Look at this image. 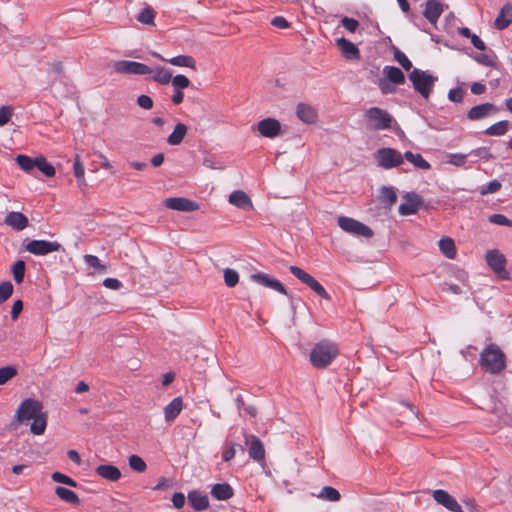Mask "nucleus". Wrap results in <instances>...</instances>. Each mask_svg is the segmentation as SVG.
Returning a JSON list of instances; mask_svg holds the SVG:
<instances>
[{
  "mask_svg": "<svg viewBox=\"0 0 512 512\" xmlns=\"http://www.w3.org/2000/svg\"><path fill=\"white\" fill-rule=\"evenodd\" d=\"M404 158L413 164L416 168L422 170H429L431 165L428 161H426L423 156L419 153H413L411 151H406L404 153Z\"/></svg>",
  "mask_w": 512,
  "mask_h": 512,
  "instance_id": "obj_33",
  "label": "nucleus"
},
{
  "mask_svg": "<svg viewBox=\"0 0 512 512\" xmlns=\"http://www.w3.org/2000/svg\"><path fill=\"white\" fill-rule=\"evenodd\" d=\"M203 165L209 169H224V165L218 163L216 159L211 155H207L204 157Z\"/></svg>",
  "mask_w": 512,
  "mask_h": 512,
  "instance_id": "obj_61",
  "label": "nucleus"
},
{
  "mask_svg": "<svg viewBox=\"0 0 512 512\" xmlns=\"http://www.w3.org/2000/svg\"><path fill=\"white\" fill-rule=\"evenodd\" d=\"M229 202L235 207L248 211L253 209V204L249 196L241 191L235 190L229 195Z\"/></svg>",
  "mask_w": 512,
  "mask_h": 512,
  "instance_id": "obj_20",
  "label": "nucleus"
},
{
  "mask_svg": "<svg viewBox=\"0 0 512 512\" xmlns=\"http://www.w3.org/2000/svg\"><path fill=\"white\" fill-rule=\"evenodd\" d=\"M155 11L150 7L146 6L137 15V20L146 25H154Z\"/></svg>",
  "mask_w": 512,
  "mask_h": 512,
  "instance_id": "obj_42",
  "label": "nucleus"
},
{
  "mask_svg": "<svg viewBox=\"0 0 512 512\" xmlns=\"http://www.w3.org/2000/svg\"><path fill=\"white\" fill-rule=\"evenodd\" d=\"M487 265L501 278L509 279V273L506 270L507 260L503 253L497 249L488 250L485 254Z\"/></svg>",
  "mask_w": 512,
  "mask_h": 512,
  "instance_id": "obj_9",
  "label": "nucleus"
},
{
  "mask_svg": "<svg viewBox=\"0 0 512 512\" xmlns=\"http://www.w3.org/2000/svg\"><path fill=\"white\" fill-rule=\"evenodd\" d=\"M13 115V108L11 106H2L0 108V126L7 124Z\"/></svg>",
  "mask_w": 512,
  "mask_h": 512,
  "instance_id": "obj_57",
  "label": "nucleus"
},
{
  "mask_svg": "<svg viewBox=\"0 0 512 512\" xmlns=\"http://www.w3.org/2000/svg\"><path fill=\"white\" fill-rule=\"evenodd\" d=\"M17 374V369L14 366H5L0 368V385L5 384L8 380L12 379Z\"/></svg>",
  "mask_w": 512,
  "mask_h": 512,
  "instance_id": "obj_49",
  "label": "nucleus"
},
{
  "mask_svg": "<svg viewBox=\"0 0 512 512\" xmlns=\"http://www.w3.org/2000/svg\"><path fill=\"white\" fill-rule=\"evenodd\" d=\"M30 421H32L30 432L33 435L39 436L44 434L47 427L48 414L39 400L26 398L18 406L10 427L16 430L20 424H28Z\"/></svg>",
  "mask_w": 512,
  "mask_h": 512,
  "instance_id": "obj_1",
  "label": "nucleus"
},
{
  "mask_svg": "<svg viewBox=\"0 0 512 512\" xmlns=\"http://www.w3.org/2000/svg\"><path fill=\"white\" fill-rule=\"evenodd\" d=\"M377 165L384 169L400 166L404 161V154L394 148H380L375 154Z\"/></svg>",
  "mask_w": 512,
  "mask_h": 512,
  "instance_id": "obj_6",
  "label": "nucleus"
},
{
  "mask_svg": "<svg viewBox=\"0 0 512 512\" xmlns=\"http://www.w3.org/2000/svg\"><path fill=\"white\" fill-rule=\"evenodd\" d=\"M385 77L396 85L405 83V75L402 70L395 66H385L383 69Z\"/></svg>",
  "mask_w": 512,
  "mask_h": 512,
  "instance_id": "obj_32",
  "label": "nucleus"
},
{
  "mask_svg": "<svg viewBox=\"0 0 512 512\" xmlns=\"http://www.w3.org/2000/svg\"><path fill=\"white\" fill-rule=\"evenodd\" d=\"M73 169H74V176L77 179L78 185L79 186L86 185L85 178H84L85 169H84V165H83L79 155H76V157L74 159Z\"/></svg>",
  "mask_w": 512,
  "mask_h": 512,
  "instance_id": "obj_41",
  "label": "nucleus"
},
{
  "mask_svg": "<svg viewBox=\"0 0 512 512\" xmlns=\"http://www.w3.org/2000/svg\"><path fill=\"white\" fill-rule=\"evenodd\" d=\"M403 198L405 202L399 205V213L403 216L415 214L421 205V197L415 192H407Z\"/></svg>",
  "mask_w": 512,
  "mask_h": 512,
  "instance_id": "obj_14",
  "label": "nucleus"
},
{
  "mask_svg": "<svg viewBox=\"0 0 512 512\" xmlns=\"http://www.w3.org/2000/svg\"><path fill=\"white\" fill-rule=\"evenodd\" d=\"M414 90L424 99H429L438 77L428 71L414 68L408 75Z\"/></svg>",
  "mask_w": 512,
  "mask_h": 512,
  "instance_id": "obj_4",
  "label": "nucleus"
},
{
  "mask_svg": "<svg viewBox=\"0 0 512 512\" xmlns=\"http://www.w3.org/2000/svg\"><path fill=\"white\" fill-rule=\"evenodd\" d=\"M337 224L343 231L354 236H363L365 238H371L373 236L372 229L356 219L340 216L337 219Z\"/></svg>",
  "mask_w": 512,
  "mask_h": 512,
  "instance_id": "obj_8",
  "label": "nucleus"
},
{
  "mask_svg": "<svg viewBox=\"0 0 512 512\" xmlns=\"http://www.w3.org/2000/svg\"><path fill=\"white\" fill-rule=\"evenodd\" d=\"M469 157L468 154H462V153H450L447 155V163L454 165L456 167H462L466 164L467 158Z\"/></svg>",
  "mask_w": 512,
  "mask_h": 512,
  "instance_id": "obj_45",
  "label": "nucleus"
},
{
  "mask_svg": "<svg viewBox=\"0 0 512 512\" xmlns=\"http://www.w3.org/2000/svg\"><path fill=\"white\" fill-rule=\"evenodd\" d=\"M469 157H474V160H471V163H476L477 159H483V160H491L493 158V155L490 153L489 148L487 147H478L476 149L471 150L468 153Z\"/></svg>",
  "mask_w": 512,
  "mask_h": 512,
  "instance_id": "obj_43",
  "label": "nucleus"
},
{
  "mask_svg": "<svg viewBox=\"0 0 512 512\" xmlns=\"http://www.w3.org/2000/svg\"><path fill=\"white\" fill-rule=\"evenodd\" d=\"M338 353V347L335 343L321 340L313 346L309 359L313 367L324 369L332 363Z\"/></svg>",
  "mask_w": 512,
  "mask_h": 512,
  "instance_id": "obj_3",
  "label": "nucleus"
},
{
  "mask_svg": "<svg viewBox=\"0 0 512 512\" xmlns=\"http://www.w3.org/2000/svg\"><path fill=\"white\" fill-rule=\"evenodd\" d=\"M165 206L176 211L191 212L195 211L198 206L195 202L182 197H171L165 200Z\"/></svg>",
  "mask_w": 512,
  "mask_h": 512,
  "instance_id": "obj_18",
  "label": "nucleus"
},
{
  "mask_svg": "<svg viewBox=\"0 0 512 512\" xmlns=\"http://www.w3.org/2000/svg\"><path fill=\"white\" fill-rule=\"evenodd\" d=\"M187 499L188 503L196 511H203L209 506V499L207 495L197 490L189 492Z\"/></svg>",
  "mask_w": 512,
  "mask_h": 512,
  "instance_id": "obj_24",
  "label": "nucleus"
},
{
  "mask_svg": "<svg viewBox=\"0 0 512 512\" xmlns=\"http://www.w3.org/2000/svg\"><path fill=\"white\" fill-rule=\"evenodd\" d=\"M509 128V121L501 120L485 130V134L489 136H502L506 134Z\"/></svg>",
  "mask_w": 512,
  "mask_h": 512,
  "instance_id": "obj_37",
  "label": "nucleus"
},
{
  "mask_svg": "<svg viewBox=\"0 0 512 512\" xmlns=\"http://www.w3.org/2000/svg\"><path fill=\"white\" fill-rule=\"evenodd\" d=\"M51 477L55 482L65 484L70 487H77V482L74 479L61 472H54Z\"/></svg>",
  "mask_w": 512,
  "mask_h": 512,
  "instance_id": "obj_54",
  "label": "nucleus"
},
{
  "mask_svg": "<svg viewBox=\"0 0 512 512\" xmlns=\"http://www.w3.org/2000/svg\"><path fill=\"white\" fill-rule=\"evenodd\" d=\"M290 273L296 277L298 280H300L303 284L307 285L309 288H311L318 296L321 298H324L326 300H330V295L326 291V289L309 273H307L302 268L291 265L289 267Z\"/></svg>",
  "mask_w": 512,
  "mask_h": 512,
  "instance_id": "obj_7",
  "label": "nucleus"
},
{
  "mask_svg": "<svg viewBox=\"0 0 512 512\" xmlns=\"http://www.w3.org/2000/svg\"><path fill=\"white\" fill-rule=\"evenodd\" d=\"M432 496L438 504L444 506L449 511L456 510V508H458V502L456 499L445 490H434Z\"/></svg>",
  "mask_w": 512,
  "mask_h": 512,
  "instance_id": "obj_22",
  "label": "nucleus"
},
{
  "mask_svg": "<svg viewBox=\"0 0 512 512\" xmlns=\"http://www.w3.org/2000/svg\"><path fill=\"white\" fill-rule=\"evenodd\" d=\"M439 249L442 254L448 259H455L457 255L456 246L454 240L450 237H443L439 240Z\"/></svg>",
  "mask_w": 512,
  "mask_h": 512,
  "instance_id": "obj_31",
  "label": "nucleus"
},
{
  "mask_svg": "<svg viewBox=\"0 0 512 512\" xmlns=\"http://www.w3.org/2000/svg\"><path fill=\"white\" fill-rule=\"evenodd\" d=\"M13 278L17 284H20L24 280L25 276V262L23 260H17L12 266Z\"/></svg>",
  "mask_w": 512,
  "mask_h": 512,
  "instance_id": "obj_44",
  "label": "nucleus"
},
{
  "mask_svg": "<svg viewBox=\"0 0 512 512\" xmlns=\"http://www.w3.org/2000/svg\"><path fill=\"white\" fill-rule=\"evenodd\" d=\"M13 293V285L10 281H5L0 284V304L8 300Z\"/></svg>",
  "mask_w": 512,
  "mask_h": 512,
  "instance_id": "obj_52",
  "label": "nucleus"
},
{
  "mask_svg": "<svg viewBox=\"0 0 512 512\" xmlns=\"http://www.w3.org/2000/svg\"><path fill=\"white\" fill-rule=\"evenodd\" d=\"M210 493L216 500L224 501L233 496V489L228 483H218L212 487Z\"/></svg>",
  "mask_w": 512,
  "mask_h": 512,
  "instance_id": "obj_29",
  "label": "nucleus"
},
{
  "mask_svg": "<svg viewBox=\"0 0 512 512\" xmlns=\"http://www.w3.org/2000/svg\"><path fill=\"white\" fill-rule=\"evenodd\" d=\"M257 127L260 135L266 138H275L281 130V124L275 118H265L258 122Z\"/></svg>",
  "mask_w": 512,
  "mask_h": 512,
  "instance_id": "obj_15",
  "label": "nucleus"
},
{
  "mask_svg": "<svg viewBox=\"0 0 512 512\" xmlns=\"http://www.w3.org/2000/svg\"><path fill=\"white\" fill-rule=\"evenodd\" d=\"M396 84L391 82L386 77L380 78L378 81V87L382 94H393L396 92Z\"/></svg>",
  "mask_w": 512,
  "mask_h": 512,
  "instance_id": "obj_47",
  "label": "nucleus"
},
{
  "mask_svg": "<svg viewBox=\"0 0 512 512\" xmlns=\"http://www.w3.org/2000/svg\"><path fill=\"white\" fill-rule=\"evenodd\" d=\"M317 497L329 502H336L340 500L341 495L337 489L331 486H325L322 488Z\"/></svg>",
  "mask_w": 512,
  "mask_h": 512,
  "instance_id": "obj_39",
  "label": "nucleus"
},
{
  "mask_svg": "<svg viewBox=\"0 0 512 512\" xmlns=\"http://www.w3.org/2000/svg\"><path fill=\"white\" fill-rule=\"evenodd\" d=\"M137 104L145 110H150L153 108L154 102L150 96L142 94L138 96Z\"/></svg>",
  "mask_w": 512,
  "mask_h": 512,
  "instance_id": "obj_60",
  "label": "nucleus"
},
{
  "mask_svg": "<svg viewBox=\"0 0 512 512\" xmlns=\"http://www.w3.org/2000/svg\"><path fill=\"white\" fill-rule=\"evenodd\" d=\"M25 249L33 255L44 256L52 252L63 250V247L57 241L31 240L27 243Z\"/></svg>",
  "mask_w": 512,
  "mask_h": 512,
  "instance_id": "obj_11",
  "label": "nucleus"
},
{
  "mask_svg": "<svg viewBox=\"0 0 512 512\" xmlns=\"http://www.w3.org/2000/svg\"><path fill=\"white\" fill-rule=\"evenodd\" d=\"M340 22H341V25L346 30H348L349 32H352V33H354L357 30V28L359 27V22L354 18L343 17Z\"/></svg>",
  "mask_w": 512,
  "mask_h": 512,
  "instance_id": "obj_58",
  "label": "nucleus"
},
{
  "mask_svg": "<svg viewBox=\"0 0 512 512\" xmlns=\"http://www.w3.org/2000/svg\"><path fill=\"white\" fill-rule=\"evenodd\" d=\"M481 368L490 374H499L506 368V356L494 343L488 344L480 354Z\"/></svg>",
  "mask_w": 512,
  "mask_h": 512,
  "instance_id": "obj_2",
  "label": "nucleus"
},
{
  "mask_svg": "<svg viewBox=\"0 0 512 512\" xmlns=\"http://www.w3.org/2000/svg\"><path fill=\"white\" fill-rule=\"evenodd\" d=\"M128 463L132 470L139 473L144 472L147 468L145 461L138 455H131L129 457Z\"/></svg>",
  "mask_w": 512,
  "mask_h": 512,
  "instance_id": "obj_46",
  "label": "nucleus"
},
{
  "mask_svg": "<svg viewBox=\"0 0 512 512\" xmlns=\"http://www.w3.org/2000/svg\"><path fill=\"white\" fill-rule=\"evenodd\" d=\"M188 128L184 123H177L174 130L167 138V143L172 146L179 145L187 134Z\"/></svg>",
  "mask_w": 512,
  "mask_h": 512,
  "instance_id": "obj_30",
  "label": "nucleus"
},
{
  "mask_svg": "<svg viewBox=\"0 0 512 512\" xmlns=\"http://www.w3.org/2000/svg\"><path fill=\"white\" fill-rule=\"evenodd\" d=\"M103 285L111 290H119L122 287L121 281L116 278H106L103 281Z\"/></svg>",
  "mask_w": 512,
  "mask_h": 512,
  "instance_id": "obj_63",
  "label": "nucleus"
},
{
  "mask_svg": "<svg viewBox=\"0 0 512 512\" xmlns=\"http://www.w3.org/2000/svg\"><path fill=\"white\" fill-rule=\"evenodd\" d=\"M114 70L120 74L131 75H149L153 72L152 68L146 64L130 60H120L115 62Z\"/></svg>",
  "mask_w": 512,
  "mask_h": 512,
  "instance_id": "obj_10",
  "label": "nucleus"
},
{
  "mask_svg": "<svg viewBox=\"0 0 512 512\" xmlns=\"http://www.w3.org/2000/svg\"><path fill=\"white\" fill-rule=\"evenodd\" d=\"M250 279L252 282L259 284L265 288L274 290L282 295L290 296V293L285 288V286L275 277L263 273V272H257L250 276Z\"/></svg>",
  "mask_w": 512,
  "mask_h": 512,
  "instance_id": "obj_12",
  "label": "nucleus"
},
{
  "mask_svg": "<svg viewBox=\"0 0 512 512\" xmlns=\"http://www.w3.org/2000/svg\"><path fill=\"white\" fill-rule=\"evenodd\" d=\"M85 263L97 271H106V266L101 264L99 258L92 254L84 255Z\"/></svg>",
  "mask_w": 512,
  "mask_h": 512,
  "instance_id": "obj_51",
  "label": "nucleus"
},
{
  "mask_svg": "<svg viewBox=\"0 0 512 512\" xmlns=\"http://www.w3.org/2000/svg\"><path fill=\"white\" fill-rule=\"evenodd\" d=\"M336 44L345 58L349 60L359 58V49L351 41L341 37L336 40Z\"/></svg>",
  "mask_w": 512,
  "mask_h": 512,
  "instance_id": "obj_25",
  "label": "nucleus"
},
{
  "mask_svg": "<svg viewBox=\"0 0 512 512\" xmlns=\"http://www.w3.org/2000/svg\"><path fill=\"white\" fill-rule=\"evenodd\" d=\"M153 72L150 74L152 75V79L161 84L166 85L168 84L172 79V73L165 69L164 67H156L155 69H152Z\"/></svg>",
  "mask_w": 512,
  "mask_h": 512,
  "instance_id": "obj_36",
  "label": "nucleus"
},
{
  "mask_svg": "<svg viewBox=\"0 0 512 512\" xmlns=\"http://www.w3.org/2000/svg\"><path fill=\"white\" fill-rule=\"evenodd\" d=\"M364 118L368 129L387 130L392 126L393 116L385 109L371 107L364 112Z\"/></svg>",
  "mask_w": 512,
  "mask_h": 512,
  "instance_id": "obj_5",
  "label": "nucleus"
},
{
  "mask_svg": "<svg viewBox=\"0 0 512 512\" xmlns=\"http://www.w3.org/2000/svg\"><path fill=\"white\" fill-rule=\"evenodd\" d=\"M297 117L306 124L315 123L317 120L316 110L308 104L299 103L296 107Z\"/></svg>",
  "mask_w": 512,
  "mask_h": 512,
  "instance_id": "obj_23",
  "label": "nucleus"
},
{
  "mask_svg": "<svg viewBox=\"0 0 512 512\" xmlns=\"http://www.w3.org/2000/svg\"><path fill=\"white\" fill-rule=\"evenodd\" d=\"M489 222L499 226L512 227V220L503 214H492L488 218Z\"/></svg>",
  "mask_w": 512,
  "mask_h": 512,
  "instance_id": "obj_53",
  "label": "nucleus"
},
{
  "mask_svg": "<svg viewBox=\"0 0 512 512\" xmlns=\"http://www.w3.org/2000/svg\"><path fill=\"white\" fill-rule=\"evenodd\" d=\"M394 59L405 69L410 70L412 68V63L408 59V57L400 50L396 49L394 51Z\"/></svg>",
  "mask_w": 512,
  "mask_h": 512,
  "instance_id": "obj_56",
  "label": "nucleus"
},
{
  "mask_svg": "<svg viewBox=\"0 0 512 512\" xmlns=\"http://www.w3.org/2000/svg\"><path fill=\"white\" fill-rule=\"evenodd\" d=\"M512 23V5L505 4L494 21L495 28L498 30L506 29Z\"/></svg>",
  "mask_w": 512,
  "mask_h": 512,
  "instance_id": "obj_26",
  "label": "nucleus"
},
{
  "mask_svg": "<svg viewBox=\"0 0 512 512\" xmlns=\"http://www.w3.org/2000/svg\"><path fill=\"white\" fill-rule=\"evenodd\" d=\"M55 494L63 501L67 502V503H70V504H74V505H78L80 503V499L78 497V495L68 489V488H65V487H62V486H57L55 488Z\"/></svg>",
  "mask_w": 512,
  "mask_h": 512,
  "instance_id": "obj_34",
  "label": "nucleus"
},
{
  "mask_svg": "<svg viewBox=\"0 0 512 512\" xmlns=\"http://www.w3.org/2000/svg\"><path fill=\"white\" fill-rule=\"evenodd\" d=\"M35 169H38L46 177H53L56 173L54 166L48 163L43 156L36 157Z\"/></svg>",
  "mask_w": 512,
  "mask_h": 512,
  "instance_id": "obj_38",
  "label": "nucleus"
},
{
  "mask_svg": "<svg viewBox=\"0 0 512 512\" xmlns=\"http://www.w3.org/2000/svg\"><path fill=\"white\" fill-rule=\"evenodd\" d=\"M96 473L98 476L108 481H118L121 478V471L118 467L112 464H103L96 467Z\"/></svg>",
  "mask_w": 512,
  "mask_h": 512,
  "instance_id": "obj_28",
  "label": "nucleus"
},
{
  "mask_svg": "<svg viewBox=\"0 0 512 512\" xmlns=\"http://www.w3.org/2000/svg\"><path fill=\"white\" fill-rule=\"evenodd\" d=\"M172 503L175 508H177V509L182 508L185 504L184 494L181 492L174 493L172 496Z\"/></svg>",
  "mask_w": 512,
  "mask_h": 512,
  "instance_id": "obj_64",
  "label": "nucleus"
},
{
  "mask_svg": "<svg viewBox=\"0 0 512 512\" xmlns=\"http://www.w3.org/2000/svg\"><path fill=\"white\" fill-rule=\"evenodd\" d=\"M474 59H475L478 63H480V64H482V65H484V66H487V67H492V66H494V61H493V60H492V58H491L489 55H487V54H483V53H481V54H477V55H475V56H474Z\"/></svg>",
  "mask_w": 512,
  "mask_h": 512,
  "instance_id": "obj_62",
  "label": "nucleus"
},
{
  "mask_svg": "<svg viewBox=\"0 0 512 512\" xmlns=\"http://www.w3.org/2000/svg\"><path fill=\"white\" fill-rule=\"evenodd\" d=\"M380 201L386 207H391L397 201V195L393 187L383 186L380 189Z\"/></svg>",
  "mask_w": 512,
  "mask_h": 512,
  "instance_id": "obj_35",
  "label": "nucleus"
},
{
  "mask_svg": "<svg viewBox=\"0 0 512 512\" xmlns=\"http://www.w3.org/2000/svg\"><path fill=\"white\" fill-rule=\"evenodd\" d=\"M4 223L16 231H22L28 226V218L21 212L12 211L7 213Z\"/></svg>",
  "mask_w": 512,
  "mask_h": 512,
  "instance_id": "obj_19",
  "label": "nucleus"
},
{
  "mask_svg": "<svg viewBox=\"0 0 512 512\" xmlns=\"http://www.w3.org/2000/svg\"><path fill=\"white\" fill-rule=\"evenodd\" d=\"M16 162L23 171L26 173H32L35 169L36 158L20 154L16 157Z\"/></svg>",
  "mask_w": 512,
  "mask_h": 512,
  "instance_id": "obj_40",
  "label": "nucleus"
},
{
  "mask_svg": "<svg viewBox=\"0 0 512 512\" xmlns=\"http://www.w3.org/2000/svg\"><path fill=\"white\" fill-rule=\"evenodd\" d=\"M183 409V401L181 397L174 398L169 404L164 407L165 421L173 422Z\"/></svg>",
  "mask_w": 512,
  "mask_h": 512,
  "instance_id": "obj_27",
  "label": "nucleus"
},
{
  "mask_svg": "<svg viewBox=\"0 0 512 512\" xmlns=\"http://www.w3.org/2000/svg\"><path fill=\"white\" fill-rule=\"evenodd\" d=\"M246 443L250 440V446L248 448V454L251 459L256 462L264 461L265 449L261 440L254 435L245 434Z\"/></svg>",
  "mask_w": 512,
  "mask_h": 512,
  "instance_id": "obj_16",
  "label": "nucleus"
},
{
  "mask_svg": "<svg viewBox=\"0 0 512 512\" xmlns=\"http://www.w3.org/2000/svg\"><path fill=\"white\" fill-rule=\"evenodd\" d=\"M443 11V5L439 0H427L424 4L423 16L435 25Z\"/></svg>",
  "mask_w": 512,
  "mask_h": 512,
  "instance_id": "obj_17",
  "label": "nucleus"
},
{
  "mask_svg": "<svg viewBox=\"0 0 512 512\" xmlns=\"http://www.w3.org/2000/svg\"><path fill=\"white\" fill-rule=\"evenodd\" d=\"M171 81L174 90H183L190 85V80L182 74L174 76Z\"/></svg>",
  "mask_w": 512,
  "mask_h": 512,
  "instance_id": "obj_50",
  "label": "nucleus"
},
{
  "mask_svg": "<svg viewBox=\"0 0 512 512\" xmlns=\"http://www.w3.org/2000/svg\"><path fill=\"white\" fill-rule=\"evenodd\" d=\"M153 56L159 58L160 60L164 62H168L171 65L178 66V67H188L191 69H196V61L195 59L190 55H177L172 58H164L158 53H153Z\"/></svg>",
  "mask_w": 512,
  "mask_h": 512,
  "instance_id": "obj_21",
  "label": "nucleus"
},
{
  "mask_svg": "<svg viewBox=\"0 0 512 512\" xmlns=\"http://www.w3.org/2000/svg\"><path fill=\"white\" fill-rule=\"evenodd\" d=\"M502 185L498 180H492L483 186L480 190L481 195L493 194L501 189Z\"/></svg>",
  "mask_w": 512,
  "mask_h": 512,
  "instance_id": "obj_55",
  "label": "nucleus"
},
{
  "mask_svg": "<svg viewBox=\"0 0 512 512\" xmlns=\"http://www.w3.org/2000/svg\"><path fill=\"white\" fill-rule=\"evenodd\" d=\"M463 97H464V91L460 87L450 89V91L448 93V99L451 102L461 103L463 101Z\"/></svg>",
  "mask_w": 512,
  "mask_h": 512,
  "instance_id": "obj_59",
  "label": "nucleus"
},
{
  "mask_svg": "<svg viewBox=\"0 0 512 512\" xmlns=\"http://www.w3.org/2000/svg\"><path fill=\"white\" fill-rule=\"evenodd\" d=\"M498 112V108L489 102L473 106L466 114L468 120L478 121L488 118Z\"/></svg>",
  "mask_w": 512,
  "mask_h": 512,
  "instance_id": "obj_13",
  "label": "nucleus"
},
{
  "mask_svg": "<svg viewBox=\"0 0 512 512\" xmlns=\"http://www.w3.org/2000/svg\"><path fill=\"white\" fill-rule=\"evenodd\" d=\"M224 281L228 287H234L239 281V274L236 270L227 268L224 270Z\"/></svg>",
  "mask_w": 512,
  "mask_h": 512,
  "instance_id": "obj_48",
  "label": "nucleus"
}]
</instances>
